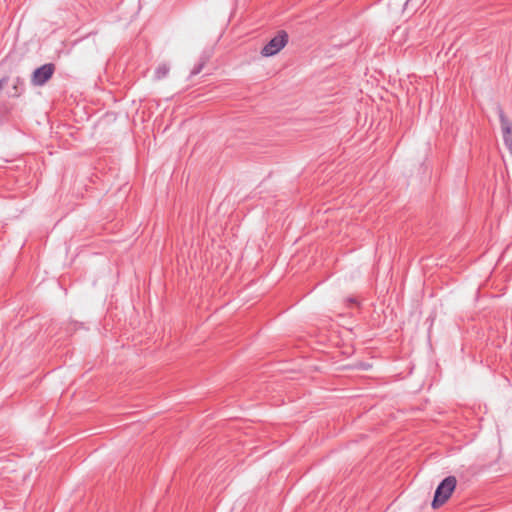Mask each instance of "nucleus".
<instances>
[{
  "label": "nucleus",
  "instance_id": "obj_6",
  "mask_svg": "<svg viewBox=\"0 0 512 512\" xmlns=\"http://www.w3.org/2000/svg\"><path fill=\"white\" fill-rule=\"evenodd\" d=\"M169 71H170L169 65L167 63H162L156 68L155 73H154V78L156 80H161L169 74Z\"/></svg>",
  "mask_w": 512,
  "mask_h": 512
},
{
  "label": "nucleus",
  "instance_id": "obj_3",
  "mask_svg": "<svg viewBox=\"0 0 512 512\" xmlns=\"http://www.w3.org/2000/svg\"><path fill=\"white\" fill-rule=\"evenodd\" d=\"M55 70L56 66L54 63H46L36 68L32 74L31 83L34 86L45 85L51 79Z\"/></svg>",
  "mask_w": 512,
  "mask_h": 512
},
{
  "label": "nucleus",
  "instance_id": "obj_5",
  "mask_svg": "<svg viewBox=\"0 0 512 512\" xmlns=\"http://www.w3.org/2000/svg\"><path fill=\"white\" fill-rule=\"evenodd\" d=\"M25 91V81L23 78L16 77L13 81L12 90L10 92L11 97H20Z\"/></svg>",
  "mask_w": 512,
  "mask_h": 512
},
{
  "label": "nucleus",
  "instance_id": "obj_8",
  "mask_svg": "<svg viewBox=\"0 0 512 512\" xmlns=\"http://www.w3.org/2000/svg\"><path fill=\"white\" fill-rule=\"evenodd\" d=\"M347 302H348L349 304H355V305L357 304L356 299H355V298H351V297H350V298H347Z\"/></svg>",
  "mask_w": 512,
  "mask_h": 512
},
{
  "label": "nucleus",
  "instance_id": "obj_2",
  "mask_svg": "<svg viewBox=\"0 0 512 512\" xmlns=\"http://www.w3.org/2000/svg\"><path fill=\"white\" fill-rule=\"evenodd\" d=\"M288 39V33L285 30H279L277 34L262 48V56L270 57L276 55L286 46Z\"/></svg>",
  "mask_w": 512,
  "mask_h": 512
},
{
  "label": "nucleus",
  "instance_id": "obj_1",
  "mask_svg": "<svg viewBox=\"0 0 512 512\" xmlns=\"http://www.w3.org/2000/svg\"><path fill=\"white\" fill-rule=\"evenodd\" d=\"M456 484L457 480L455 476H448L439 483L432 501V507L434 509L442 506L451 497L456 488Z\"/></svg>",
  "mask_w": 512,
  "mask_h": 512
},
{
  "label": "nucleus",
  "instance_id": "obj_4",
  "mask_svg": "<svg viewBox=\"0 0 512 512\" xmlns=\"http://www.w3.org/2000/svg\"><path fill=\"white\" fill-rule=\"evenodd\" d=\"M496 112L500 119L504 143L512 154V123L505 115L504 110L500 104H497Z\"/></svg>",
  "mask_w": 512,
  "mask_h": 512
},
{
  "label": "nucleus",
  "instance_id": "obj_7",
  "mask_svg": "<svg viewBox=\"0 0 512 512\" xmlns=\"http://www.w3.org/2000/svg\"><path fill=\"white\" fill-rule=\"evenodd\" d=\"M204 65H205V61H202V62L198 63L197 65H195L191 71V75L199 74L202 71Z\"/></svg>",
  "mask_w": 512,
  "mask_h": 512
}]
</instances>
